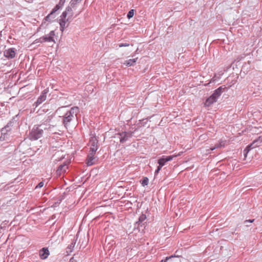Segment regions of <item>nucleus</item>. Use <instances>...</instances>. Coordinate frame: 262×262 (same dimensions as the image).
Segmentation results:
<instances>
[{"mask_svg": "<svg viewBox=\"0 0 262 262\" xmlns=\"http://www.w3.org/2000/svg\"><path fill=\"white\" fill-rule=\"evenodd\" d=\"M16 49L14 48L6 49L4 52V56L7 59H13L15 57Z\"/></svg>", "mask_w": 262, "mask_h": 262, "instance_id": "6e6552de", "label": "nucleus"}, {"mask_svg": "<svg viewBox=\"0 0 262 262\" xmlns=\"http://www.w3.org/2000/svg\"><path fill=\"white\" fill-rule=\"evenodd\" d=\"M134 10L133 9H132L130 10L127 13V17L128 18H130L132 17H133V16H134Z\"/></svg>", "mask_w": 262, "mask_h": 262, "instance_id": "a878e982", "label": "nucleus"}, {"mask_svg": "<svg viewBox=\"0 0 262 262\" xmlns=\"http://www.w3.org/2000/svg\"><path fill=\"white\" fill-rule=\"evenodd\" d=\"M176 156H170L167 157L163 156L158 160V163L161 165V166H163L167 162L172 160L173 157H176Z\"/></svg>", "mask_w": 262, "mask_h": 262, "instance_id": "9b49d317", "label": "nucleus"}, {"mask_svg": "<svg viewBox=\"0 0 262 262\" xmlns=\"http://www.w3.org/2000/svg\"><path fill=\"white\" fill-rule=\"evenodd\" d=\"M119 136L120 142L123 143L128 140L132 136V133L130 132H122L118 134Z\"/></svg>", "mask_w": 262, "mask_h": 262, "instance_id": "1a4fd4ad", "label": "nucleus"}, {"mask_svg": "<svg viewBox=\"0 0 262 262\" xmlns=\"http://www.w3.org/2000/svg\"><path fill=\"white\" fill-rule=\"evenodd\" d=\"M13 122L10 121L7 125H6L4 128L2 129V134L4 135L5 136L7 135V133L8 132H10L11 130L10 126H12ZM5 139V137H3L2 136L0 137V140H3Z\"/></svg>", "mask_w": 262, "mask_h": 262, "instance_id": "ddd939ff", "label": "nucleus"}, {"mask_svg": "<svg viewBox=\"0 0 262 262\" xmlns=\"http://www.w3.org/2000/svg\"><path fill=\"white\" fill-rule=\"evenodd\" d=\"M98 141L96 136H92L89 141V144L90 145V152L96 153L98 149Z\"/></svg>", "mask_w": 262, "mask_h": 262, "instance_id": "20e7f679", "label": "nucleus"}, {"mask_svg": "<svg viewBox=\"0 0 262 262\" xmlns=\"http://www.w3.org/2000/svg\"><path fill=\"white\" fill-rule=\"evenodd\" d=\"M47 128L44 127L43 125H35L29 135V138L31 140H37L40 138L43 134V129Z\"/></svg>", "mask_w": 262, "mask_h": 262, "instance_id": "7ed1b4c3", "label": "nucleus"}, {"mask_svg": "<svg viewBox=\"0 0 262 262\" xmlns=\"http://www.w3.org/2000/svg\"><path fill=\"white\" fill-rule=\"evenodd\" d=\"M49 92V89H45L41 93L40 96L38 98L37 101L34 102L33 106L37 107L39 105L45 101L47 98V94Z\"/></svg>", "mask_w": 262, "mask_h": 262, "instance_id": "39448f33", "label": "nucleus"}, {"mask_svg": "<svg viewBox=\"0 0 262 262\" xmlns=\"http://www.w3.org/2000/svg\"><path fill=\"white\" fill-rule=\"evenodd\" d=\"M96 153L90 152L86 158V164L88 166H91L95 163Z\"/></svg>", "mask_w": 262, "mask_h": 262, "instance_id": "f8f14e48", "label": "nucleus"}, {"mask_svg": "<svg viewBox=\"0 0 262 262\" xmlns=\"http://www.w3.org/2000/svg\"><path fill=\"white\" fill-rule=\"evenodd\" d=\"M80 1L81 0H72L70 2V5L72 8H74L76 4Z\"/></svg>", "mask_w": 262, "mask_h": 262, "instance_id": "393cba45", "label": "nucleus"}, {"mask_svg": "<svg viewBox=\"0 0 262 262\" xmlns=\"http://www.w3.org/2000/svg\"><path fill=\"white\" fill-rule=\"evenodd\" d=\"M72 7L70 6H68L67 7L66 11H64L60 16V17L64 18H66L67 16H68V18L67 19V21H70L71 19H72L73 15V12Z\"/></svg>", "mask_w": 262, "mask_h": 262, "instance_id": "0eeeda50", "label": "nucleus"}, {"mask_svg": "<svg viewBox=\"0 0 262 262\" xmlns=\"http://www.w3.org/2000/svg\"><path fill=\"white\" fill-rule=\"evenodd\" d=\"M55 35L54 31H51L49 34L46 35L39 39V42H55L53 37Z\"/></svg>", "mask_w": 262, "mask_h": 262, "instance_id": "423d86ee", "label": "nucleus"}, {"mask_svg": "<svg viewBox=\"0 0 262 262\" xmlns=\"http://www.w3.org/2000/svg\"><path fill=\"white\" fill-rule=\"evenodd\" d=\"M159 172V170L158 169H156L155 171V174L158 173Z\"/></svg>", "mask_w": 262, "mask_h": 262, "instance_id": "473e14b6", "label": "nucleus"}, {"mask_svg": "<svg viewBox=\"0 0 262 262\" xmlns=\"http://www.w3.org/2000/svg\"><path fill=\"white\" fill-rule=\"evenodd\" d=\"M56 11H54V10L53 9L52 11L50 12L49 14H48L43 19V22L42 23L41 25L42 26L46 21H51L52 19H54L55 17V16L54 15V13Z\"/></svg>", "mask_w": 262, "mask_h": 262, "instance_id": "2eb2a0df", "label": "nucleus"}, {"mask_svg": "<svg viewBox=\"0 0 262 262\" xmlns=\"http://www.w3.org/2000/svg\"><path fill=\"white\" fill-rule=\"evenodd\" d=\"M137 59L138 58L129 59L128 60L125 61L124 64L128 67L132 66L134 65V64L136 63Z\"/></svg>", "mask_w": 262, "mask_h": 262, "instance_id": "aec40b11", "label": "nucleus"}, {"mask_svg": "<svg viewBox=\"0 0 262 262\" xmlns=\"http://www.w3.org/2000/svg\"><path fill=\"white\" fill-rule=\"evenodd\" d=\"M66 107V106H62V107H59L56 111V112L57 113H59L62 110L65 108Z\"/></svg>", "mask_w": 262, "mask_h": 262, "instance_id": "7c9ffc66", "label": "nucleus"}, {"mask_svg": "<svg viewBox=\"0 0 262 262\" xmlns=\"http://www.w3.org/2000/svg\"><path fill=\"white\" fill-rule=\"evenodd\" d=\"M78 110V107L74 106L63 115L62 122L65 128L68 129L71 127L72 122L76 118Z\"/></svg>", "mask_w": 262, "mask_h": 262, "instance_id": "f257e3e1", "label": "nucleus"}, {"mask_svg": "<svg viewBox=\"0 0 262 262\" xmlns=\"http://www.w3.org/2000/svg\"><path fill=\"white\" fill-rule=\"evenodd\" d=\"M254 221V219H253V220H246V221L244 222V223H245V224L246 225V226H248L249 225L247 224V223H252Z\"/></svg>", "mask_w": 262, "mask_h": 262, "instance_id": "c756f323", "label": "nucleus"}, {"mask_svg": "<svg viewBox=\"0 0 262 262\" xmlns=\"http://www.w3.org/2000/svg\"><path fill=\"white\" fill-rule=\"evenodd\" d=\"M146 216L145 214L141 215L138 219V221L136 222L135 226L137 225V228L140 226L142 227L144 225L143 222L146 220Z\"/></svg>", "mask_w": 262, "mask_h": 262, "instance_id": "f3484780", "label": "nucleus"}, {"mask_svg": "<svg viewBox=\"0 0 262 262\" xmlns=\"http://www.w3.org/2000/svg\"><path fill=\"white\" fill-rule=\"evenodd\" d=\"M79 256L77 255H74L73 256L70 258L69 262H78Z\"/></svg>", "mask_w": 262, "mask_h": 262, "instance_id": "5701e85b", "label": "nucleus"}, {"mask_svg": "<svg viewBox=\"0 0 262 262\" xmlns=\"http://www.w3.org/2000/svg\"><path fill=\"white\" fill-rule=\"evenodd\" d=\"M260 139L259 138V139L254 140L252 142V143H251L250 145H248L246 147V148L244 149V154L245 155V157H246V155L247 154V153L248 152V151H249L250 149L255 148V147L258 146L257 143L260 141Z\"/></svg>", "mask_w": 262, "mask_h": 262, "instance_id": "4468645a", "label": "nucleus"}, {"mask_svg": "<svg viewBox=\"0 0 262 262\" xmlns=\"http://www.w3.org/2000/svg\"><path fill=\"white\" fill-rule=\"evenodd\" d=\"M65 2L66 1L64 0H60L59 3L53 8L54 11H57L60 9L63 6Z\"/></svg>", "mask_w": 262, "mask_h": 262, "instance_id": "412c9836", "label": "nucleus"}, {"mask_svg": "<svg viewBox=\"0 0 262 262\" xmlns=\"http://www.w3.org/2000/svg\"><path fill=\"white\" fill-rule=\"evenodd\" d=\"M49 255V251L47 248H43L39 252V255L42 259H46Z\"/></svg>", "mask_w": 262, "mask_h": 262, "instance_id": "dca6fc26", "label": "nucleus"}, {"mask_svg": "<svg viewBox=\"0 0 262 262\" xmlns=\"http://www.w3.org/2000/svg\"><path fill=\"white\" fill-rule=\"evenodd\" d=\"M76 244V241H73L68 247V249H73V248L74 247ZM71 251H72V250H71Z\"/></svg>", "mask_w": 262, "mask_h": 262, "instance_id": "bb28decb", "label": "nucleus"}, {"mask_svg": "<svg viewBox=\"0 0 262 262\" xmlns=\"http://www.w3.org/2000/svg\"><path fill=\"white\" fill-rule=\"evenodd\" d=\"M67 21V19L66 18H64L63 17H61V18L60 19V29L62 32L63 31L65 28L68 27V26H66Z\"/></svg>", "mask_w": 262, "mask_h": 262, "instance_id": "6ab92c4d", "label": "nucleus"}, {"mask_svg": "<svg viewBox=\"0 0 262 262\" xmlns=\"http://www.w3.org/2000/svg\"><path fill=\"white\" fill-rule=\"evenodd\" d=\"M67 168H68V166L66 164L60 165L58 167V168L56 171L57 174L61 175L62 173H63L66 171V170L67 169Z\"/></svg>", "mask_w": 262, "mask_h": 262, "instance_id": "a211bd4d", "label": "nucleus"}, {"mask_svg": "<svg viewBox=\"0 0 262 262\" xmlns=\"http://www.w3.org/2000/svg\"><path fill=\"white\" fill-rule=\"evenodd\" d=\"M224 146H225V143L223 142H221L220 143L216 144L214 147L211 148L210 149L211 150H213L215 149V148H217L222 147H224Z\"/></svg>", "mask_w": 262, "mask_h": 262, "instance_id": "4be33fe9", "label": "nucleus"}, {"mask_svg": "<svg viewBox=\"0 0 262 262\" xmlns=\"http://www.w3.org/2000/svg\"><path fill=\"white\" fill-rule=\"evenodd\" d=\"M164 262H181V257L176 254L172 255L166 257Z\"/></svg>", "mask_w": 262, "mask_h": 262, "instance_id": "9d476101", "label": "nucleus"}, {"mask_svg": "<svg viewBox=\"0 0 262 262\" xmlns=\"http://www.w3.org/2000/svg\"><path fill=\"white\" fill-rule=\"evenodd\" d=\"M129 44L128 43H122L118 45L119 47H128Z\"/></svg>", "mask_w": 262, "mask_h": 262, "instance_id": "cd10ccee", "label": "nucleus"}, {"mask_svg": "<svg viewBox=\"0 0 262 262\" xmlns=\"http://www.w3.org/2000/svg\"><path fill=\"white\" fill-rule=\"evenodd\" d=\"M141 184L143 186L147 185L148 184V179L147 177L144 178L141 181Z\"/></svg>", "mask_w": 262, "mask_h": 262, "instance_id": "b1692460", "label": "nucleus"}, {"mask_svg": "<svg viewBox=\"0 0 262 262\" xmlns=\"http://www.w3.org/2000/svg\"><path fill=\"white\" fill-rule=\"evenodd\" d=\"M225 89V88H223L222 86H220L215 90L214 91V93L206 99L204 102V106L206 107H209L213 103L216 102L218 98L221 95Z\"/></svg>", "mask_w": 262, "mask_h": 262, "instance_id": "f03ea898", "label": "nucleus"}, {"mask_svg": "<svg viewBox=\"0 0 262 262\" xmlns=\"http://www.w3.org/2000/svg\"><path fill=\"white\" fill-rule=\"evenodd\" d=\"M162 167L163 166H161V165L160 164H159V166H158L157 169H158L160 171Z\"/></svg>", "mask_w": 262, "mask_h": 262, "instance_id": "2f4dec72", "label": "nucleus"}, {"mask_svg": "<svg viewBox=\"0 0 262 262\" xmlns=\"http://www.w3.org/2000/svg\"><path fill=\"white\" fill-rule=\"evenodd\" d=\"M43 186V182H40L36 186L35 188H41Z\"/></svg>", "mask_w": 262, "mask_h": 262, "instance_id": "c85d7f7f", "label": "nucleus"}]
</instances>
